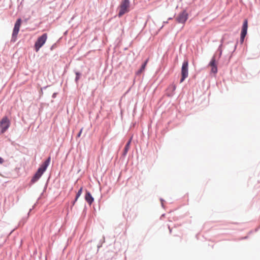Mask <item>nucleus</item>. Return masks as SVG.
Listing matches in <instances>:
<instances>
[{"mask_svg":"<svg viewBox=\"0 0 260 260\" xmlns=\"http://www.w3.org/2000/svg\"><path fill=\"white\" fill-rule=\"evenodd\" d=\"M51 161V157L49 156L45 161H44L39 166L37 171L32 176L29 185H31L37 182L41 177L44 172L46 171Z\"/></svg>","mask_w":260,"mask_h":260,"instance_id":"f257e3e1","label":"nucleus"},{"mask_svg":"<svg viewBox=\"0 0 260 260\" xmlns=\"http://www.w3.org/2000/svg\"><path fill=\"white\" fill-rule=\"evenodd\" d=\"M131 3L129 0H122L118 6L119 8L117 16L118 17H122L123 15L130 11Z\"/></svg>","mask_w":260,"mask_h":260,"instance_id":"f03ea898","label":"nucleus"},{"mask_svg":"<svg viewBox=\"0 0 260 260\" xmlns=\"http://www.w3.org/2000/svg\"><path fill=\"white\" fill-rule=\"evenodd\" d=\"M47 34L43 33L41 36H39L34 44V50L36 52H38L40 48L45 44L47 39Z\"/></svg>","mask_w":260,"mask_h":260,"instance_id":"7ed1b4c3","label":"nucleus"},{"mask_svg":"<svg viewBox=\"0 0 260 260\" xmlns=\"http://www.w3.org/2000/svg\"><path fill=\"white\" fill-rule=\"evenodd\" d=\"M188 76V60L184 59L181 69L180 83L183 82Z\"/></svg>","mask_w":260,"mask_h":260,"instance_id":"20e7f679","label":"nucleus"},{"mask_svg":"<svg viewBox=\"0 0 260 260\" xmlns=\"http://www.w3.org/2000/svg\"><path fill=\"white\" fill-rule=\"evenodd\" d=\"M11 121L7 116H4L0 120V134H4L10 127Z\"/></svg>","mask_w":260,"mask_h":260,"instance_id":"39448f33","label":"nucleus"},{"mask_svg":"<svg viewBox=\"0 0 260 260\" xmlns=\"http://www.w3.org/2000/svg\"><path fill=\"white\" fill-rule=\"evenodd\" d=\"M22 22V20L21 18H18L17 19L16 21L15 22L14 26L13 29V32L12 34V38L11 41L12 42H15L16 41L17 35L20 30V27L21 26V24Z\"/></svg>","mask_w":260,"mask_h":260,"instance_id":"423d86ee","label":"nucleus"},{"mask_svg":"<svg viewBox=\"0 0 260 260\" xmlns=\"http://www.w3.org/2000/svg\"><path fill=\"white\" fill-rule=\"evenodd\" d=\"M248 20L247 19H245L244 20L242 26V29L240 32V44H243L245 38L247 34V30H248Z\"/></svg>","mask_w":260,"mask_h":260,"instance_id":"0eeeda50","label":"nucleus"},{"mask_svg":"<svg viewBox=\"0 0 260 260\" xmlns=\"http://www.w3.org/2000/svg\"><path fill=\"white\" fill-rule=\"evenodd\" d=\"M188 18V14L185 10L180 12L176 18V21L179 23L184 24Z\"/></svg>","mask_w":260,"mask_h":260,"instance_id":"6e6552de","label":"nucleus"},{"mask_svg":"<svg viewBox=\"0 0 260 260\" xmlns=\"http://www.w3.org/2000/svg\"><path fill=\"white\" fill-rule=\"evenodd\" d=\"M209 66L211 68V72L214 74H216L218 71L217 60L215 58V57H212L210 61L209 62Z\"/></svg>","mask_w":260,"mask_h":260,"instance_id":"1a4fd4ad","label":"nucleus"},{"mask_svg":"<svg viewBox=\"0 0 260 260\" xmlns=\"http://www.w3.org/2000/svg\"><path fill=\"white\" fill-rule=\"evenodd\" d=\"M132 138H133L132 137H131L129 138V139L126 142V143L124 146V149L123 150L122 154L121 156H120L121 159H124L125 156L126 155V154L128 151V150L129 149V148H130V146H131V144L132 143Z\"/></svg>","mask_w":260,"mask_h":260,"instance_id":"9d476101","label":"nucleus"},{"mask_svg":"<svg viewBox=\"0 0 260 260\" xmlns=\"http://www.w3.org/2000/svg\"><path fill=\"white\" fill-rule=\"evenodd\" d=\"M84 199L89 205H91L94 202V198L92 197L90 192L87 189H85Z\"/></svg>","mask_w":260,"mask_h":260,"instance_id":"9b49d317","label":"nucleus"},{"mask_svg":"<svg viewBox=\"0 0 260 260\" xmlns=\"http://www.w3.org/2000/svg\"><path fill=\"white\" fill-rule=\"evenodd\" d=\"M176 89V86L175 84L170 85L167 88L166 95L168 97H172L174 95Z\"/></svg>","mask_w":260,"mask_h":260,"instance_id":"f8f14e48","label":"nucleus"},{"mask_svg":"<svg viewBox=\"0 0 260 260\" xmlns=\"http://www.w3.org/2000/svg\"><path fill=\"white\" fill-rule=\"evenodd\" d=\"M149 58H147L141 65L140 68L136 72V76L141 75L145 70L147 64L148 62Z\"/></svg>","mask_w":260,"mask_h":260,"instance_id":"ddd939ff","label":"nucleus"},{"mask_svg":"<svg viewBox=\"0 0 260 260\" xmlns=\"http://www.w3.org/2000/svg\"><path fill=\"white\" fill-rule=\"evenodd\" d=\"M74 73L75 74V75H76V77H75V82L76 83V84H78V82H79V80L81 78L82 74V73L80 72L77 71H76V70H74Z\"/></svg>","mask_w":260,"mask_h":260,"instance_id":"4468645a","label":"nucleus"},{"mask_svg":"<svg viewBox=\"0 0 260 260\" xmlns=\"http://www.w3.org/2000/svg\"><path fill=\"white\" fill-rule=\"evenodd\" d=\"M222 53V48H217L216 52L214 54V55L212 57H215V58L216 59H218L221 57V56Z\"/></svg>","mask_w":260,"mask_h":260,"instance_id":"2eb2a0df","label":"nucleus"},{"mask_svg":"<svg viewBox=\"0 0 260 260\" xmlns=\"http://www.w3.org/2000/svg\"><path fill=\"white\" fill-rule=\"evenodd\" d=\"M29 216H27L26 217H23L21 220L19 222V225L22 226L24 225V224L26 222Z\"/></svg>","mask_w":260,"mask_h":260,"instance_id":"dca6fc26","label":"nucleus"},{"mask_svg":"<svg viewBox=\"0 0 260 260\" xmlns=\"http://www.w3.org/2000/svg\"><path fill=\"white\" fill-rule=\"evenodd\" d=\"M105 236H103L102 239H101L97 245L98 251L102 247L103 244L105 242Z\"/></svg>","mask_w":260,"mask_h":260,"instance_id":"f3484780","label":"nucleus"},{"mask_svg":"<svg viewBox=\"0 0 260 260\" xmlns=\"http://www.w3.org/2000/svg\"><path fill=\"white\" fill-rule=\"evenodd\" d=\"M226 37V35L225 34L222 36V38L220 40V44L219 45V46L218 47V48H220H220L222 49V46L224 44V40L225 39Z\"/></svg>","mask_w":260,"mask_h":260,"instance_id":"a211bd4d","label":"nucleus"},{"mask_svg":"<svg viewBox=\"0 0 260 260\" xmlns=\"http://www.w3.org/2000/svg\"><path fill=\"white\" fill-rule=\"evenodd\" d=\"M82 191H83V187H81L76 193V197H77V198H79L81 196V195L82 193Z\"/></svg>","mask_w":260,"mask_h":260,"instance_id":"6ab92c4d","label":"nucleus"},{"mask_svg":"<svg viewBox=\"0 0 260 260\" xmlns=\"http://www.w3.org/2000/svg\"><path fill=\"white\" fill-rule=\"evenodd\" d=\"M47 183H46V184H45V186H44V187L43 191V192L41 193V195H40V197L39 198V199H40V198L41 197V196H43V194L44 192L45 191H46V189H47Z\"/></svg>","mask_w":260,"mask_h":260,"instance_id":"aec40b11","label":"nucleus"},{"mask_svg":"<svg viewBox=\"0 0 260 260\" xmlns=\"http://www.w3.org/2000/svg\"><path fill=\"white\" fill-rule=\"evenodd\" d=\"M82 130H83V128H81L80 130L79 131V132L78 133V134H77V138H79L81 135V134L82 133Z\"/></svg>","mask_w":260,"mask_h":260,"instance_id":"412c9836","label":"nucleus"},{"mask_svg":"<svg viewBox=\"0 0 260 260\" xmlns=\"http://www.w3.org/2000/svg\"><path fill=\"white\" fill-rule=\"evenodd\" d=\"M56 47V44L54 43L53 44L51 47H50V50H53Z\"/></svg>","mask_w":260,"mask_h":260,"instance_id":"4be33fe9","label":"nucleus"},{"mask_svg":"<svg viewBox=\"0 0 260 260\" xmlns=\"http://www.w3.org/2000/svg\"><path fill=\"white\" fill-rule=\"evenodd\" d=\"M76 202L73 200L71 202V209L72 210V209L73 208V206H74V205L75 204Z\"/></svg>","mask_w":260,"mask_h":260,"instance_id":"5701e85b","label":"nucleus"},{"mask_svg":"<svg viewBox=\"0 0 260 260\" xmlns=\"http://www.w3.org/2000/svg\"><path fill=\"white\" fill-rule=\"evenodd\" d=\"M238 43V40H237L236 43L235 44H234V49L233 52H234L235 51V50L237 48Z\"/></svg>","mask_w":260,"mask_h":260,"instance_id":"b1692460","label":"nucleus"},{"mask_svg":"<svg viewBox=\"0 0 260 260\" xmlns=\"http://www.w3.org/2000/svg\"><path fill=\"white\" fill-rule=\"evenodd\" d=\"M58 94L57 92H54L52 95V98L53 99H55L56 98V96H57V94Z\"/></svg>","mask_w":260,"mask_h":260,"instance_id":"393cba45","label":"nucleus"},{"mask_svg":"<svg viewBox=\"0 0 260 260\" xmlns=\"http://www.w3.org/2000/svg\"><path fill=\"white\" fill-rule=\"evenodd\" d=\"M160 201L161 202V206L164 208V202H165V200L162 198H160Z\"/></svg>","mask_w":260,"mask_h":260,"instance_id":"a878e982","label":"nucleus"},{"mask_svg":"<svg viewBox=\"0 0 260 260\" xmlns=\"http://www.w3.org/2000/svg\"><path fill=\"white\" fill-rule=\"evenodd\" d=\"M5 162L4 158L0 156V164H3Z\"/></svg>","mask_w":260,"mask_h":260,"instance_id":"bb28decb","label":"nucleus"},{"mask_svg":"<svg viewBox=\"0 0 260 260\" xmlns=\"http://www.w3.org/2000/svg\"><path fill=\"white\" fill-rule=\"evenodd\" d=\"M29 18L30 17H28V18H25L24 19L23 21L26 23L27 21L29 20Z\"/></svg>","mask_w":260,"mask_h":260,"instance_id":"cd10ccee","label":"nucleus"},{"mask_svg":"<svg viewBox=\"0 0 260 260\" xmlns=\"http://www.w3.org/2000/svg\"><path fill=\"white\" fill-rule=\"evenodd\" d=\"M49 86H50V85H47V86H44V87H41V91L42 92V90H43V89H46L48 87H49Z\"/></svg>","mask_w":260,"mask_h":260,"instance_id":"c85d7f7f","label":"nucleus"},{"mask_svg":"<svg viewBox=\"0 0 260 260\" xmlns=\"http://www.w3.org/2000/svg\"><path fill=\"white\" fill-rule=\"evenodd\" d=\"M32 209L31 208H30V209H29V210L28 212L27 213V216H29V215H30V212L32 211Z\"/></svg>","mask_w":260,"mask_h":260,"instance_id":"c756f323","label":"nucleus"},{"mask_svg":"<svg viewBox=\"0 0 260 260\" xmlns=\"http://www.w3.org/2000/svg\"><path fill=\"white\" fill-rule=\"evenodd\" d=\"M168 23H169L168 21H167V20L165 21H163L162 25H164V26L165 24H168Z\"/></svg>","mask_w":260,"mask_h":260,"instance_id":"7c9ffc66","label":"nucleus"},{"mask_svg":"<svg viewBox=\"0 0 260 260\" xmlns=\"http://www.w3.org/2000/svg\"><path fill=\"white\" fill-rule=\"evenodd\" d=\"M260 229V225L255 229V232H257Z\"/></svg>","mask_w":260,"mask_h":260,"instance_id":"2f4dec72","label":"nucleus"},{"mask_svg":"<svg viewBox=\"0 0 260 260\" xmlns=\"http://www.w3.org/2000/svg\"><path fill=\"white\" fill-rule=\"evenodd\" d=\"M164 25H162L160 28L158 30V31H159L163 27H164Z\"/></svg>","mask_w":260,"mask_h":260,"instance_id":"473e14b6","label":"nucleus"},{"mask_svg":"<svg viewBox=\"0 0 260 260\" xmlns=\"http://www.w3.org/2000/svg\"><path fill=\"white\" fill-rule=\"evenodd\" d=\"M79 198H77V197L75 196V198L74 199V201L76 202Z\"/></svg>","mask_w":260,"mask_h":260,"instance_id":"72a5a7b5","label":"nucleus"},{"mask_svg":"<svg viewBox=\"0 0 260 260\" xmlns=\"http://www.w3.org/2000/svg\"><path fill=\"white\" fill-rule=\"evenodd\" d=\"M169 229L170 233H171L172 229L171 228H170V227L169 226Z\"/></svg>","mask_w":260,"mask_h":260,"instance_id":"f704fd0d","label":"nucleus"},{"mask_svg":"<svg viewBox=\"0 0 260 260\" xmlns=\"http://www.w3.org/2000/svg\"><path fill=\"white\" fill-rule=\"evenodd\" d=\"M173 19V17H169L168 19V20L169 21V20H172Z\"/></svg>","mask_w":260,"mask_h":260,"instance_id":"c9c22d12","label":"nucleus"},{"mask_svg":"<svg viewBox=\"0 0 260 260\" xmlns=\"http://www.w3.org/2000/svg\"><path fill=\"white\" fill-rule=\"evenodd\" d=\"M36 205V204H35L32 206V208H31V209H33L35 208V207Z\"/></svg>","mask_w":260,"mask_h":260,"instance_id":"e433bc0d","label":"nucleus"},{"mask_svg":"<svg viewBox=\"0 0 260 260\" xmlns=\"http://www.w3.org/2000/svg\"><path fill=\"white\" fill-rule=\"evenodd\" d=\"M233 42H228V44H229V43H233Z\"/></svg>","mask_w":260,"mask_h":260,"instance_id":"4c0bfd02","label":"nucleus"},{"mask_svg":"<svg viewBox=\"0 0 260 260\" xmlns=\"http://www.w3.org/2000/svg\"><path fill=\"white\" fill-rule=\"evenodd\" d=\"M246 238H247V236L244 237L243 239H246Z\"/></svg>","mask_w":260,"mask_h":260,"instance_id":"58836bf2","label":"nucleus"},{"mask_svg":"<svg viewBox=\"0 0 260 260\" xmlns=\"http://www.w3.org/2000/svg\"><path fill=\"white\" fill-rule=\"evenodd\" d=\"M36 253H37V251H35L34 252V254H36Z\"/></svg>","mask_w":260,"mask_h":260,"instance_id":"ea45409f","label":"nucleus"},{"mask_svg":"<svg viewBox=\"0 0 260 260\" xmlns=\"http://www.w3.org/2000/svg\"><path fill=\"white\" fill-rule=\"evenodd\" d=\"M135 79H134V83H135Z\"/></svg>","mask_w":260,"mask_h":260,"instance_id":"a19ab883","label":"nucleus"},{"mask_svg":"<svg viewBox=\"0 0 260 260\" xmlns=\"http://www.w3.org/2000/svg\"><path fill=\"white\" fill-rule=\"evenodd\" d=\"M161 216H165V214H162Z\"/></svg>","mask_w":260,"mask_h":260,"instance_id":"79ce46f5","label":"nucleus"},{"mask_svg":"<svg viewBox=\"0 0 260 260\" xmlns=\"http://www.w3.org/2000/svg\"><path fill=\"white\" fill-rule=\"evenodd\" d=\"M41 93L43 94V91L42 92V91H41Z\"/></svg>","mask_w":260,"mask_h":260,"instance_id":"37998d69","label":"nucleus"},{"mask_svg":"<svg viewBox=\"0 0 260 260\" xmlns=\"http://www.w3.org/2000/svg\"><path fill=\"white\" fill-rule=\"evenodd\" d=\"M46 260H47V258L46 257Z\"/></svg>","mask_w":260,"mask_h":260,"instance_id":"c03bdc74","label":"nucleus"}]
</instances>
